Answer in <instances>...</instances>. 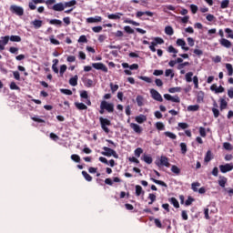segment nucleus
I'll list each match as a JSON object with an SVG mask.
<instances>
[{"label":"nucleus","mask_w":233,"mask_h":233,"mask_svg":"<svg viewBox=\"0 0 233 233\" xmlns=\"http://www.w3.org/2000/svg\"><path fill=\"white\" fill-rule=\"evenodd\" d=\"M104 152H102V156H106V157H115V159H118L119 158V155H117V153L116 152V150L110 148V147H103Z\"/></svg>","instance_id":"obj_1"},{"label":"nucleus","mask_w":233,"mask_h":233,"mask_svg":"<svg viewBox=\"0 0 233 233\" xmlns=\"http://www.w3.org/2000/svg\"><path fill=\"white\" fill-rule=\"evenodd\" d=\"M99 121L102 127V130H104L106 134H108V132H110V129H108V127H110L111 125L110 120L104 118L103 116H100Z\"/></svg>","instance_id":"obj_2"},{"label":"nucleus","mask_w":233,"mask_h":233,"mask_svg":"<svg viewBox=\"0 0 233 233\" xmlns=\"http://www.w3.org/2000/svg\"><path fill=\"white\" fill-rule=\"evenodd\" d=\"M10 11L12 12V14H15L16 15H19V16L24 15L25 14V9H23V7L18 5H11Z\"/></svg>","instance_id":"obj_3"},{"label":"nucleus","mask_w":233,"mask_h":233,"mask_svg":"<svg viewBox=\"0 0 233 233\" xmlns=\"http://www.w3.org/2000/svg\"><path fill=\"white\" fill-rule=\"evenodd\" d=\"M151 97L155 99V101H158L159 103H163V96L157 90L150 89Z\"/></svg>","instance_id":"obj_4"},{"label":"nucleus","mask_w":233,"mask_h":233,"mask_svg":"<svg viewBox=\"0 0 233 233\" xmlns=\"http://www.w3.org/2000/svg\"><path fill=\"white\" fill-rule=\"evenodd\" d=\"M100 108L107 110L108 112H114V104L102 101L100 104Z\"/></svg>","instance_id":"obj_5"},{"label":"nucleus","mask_w":233,"mask_h":233,"mask_svg":"<svg viewBox=\"0 0 233 233\" xmlns=\"http://www.w3.org/2000/svg\"><path fill=\"white\" fill-rule=\"evenodd\" d=\"M219 170L222 172V174H227V172H230L233 170V164H226V165H220L219 166Z\"/></svg>","instance_id":"obj_6"},{"label":"nucleus","mask_w":233,"mask_h":233,"mask_svg":"<svg viewBox=\"0 0 233 233\" xmlns=\"http://www.w3.org/2000/svg\"><path fill=\"white\" fill-rule=\"evenodd\" d=\"M9 41H10L9 35L2 36L0 38V51L5 50V46H6V45H8Z\"/></svg>","instance_id":"obj_7"},{"label":"nucleus","mask_w":233,"mask_h":233,"mask_svg":"<svg viewBox=\"0 0 233 233\" xmlns=\"http://www.w3.org/2000/svg\"><path fill=\"white\" fill-rule=\"evenodd\" d=\"M93 68H96V70H102V72H108V67L105 66L103 63H94L92 64Z\"/></svg>","instance_id":"obj_8"},{"label":"nucleus","mask_w":233,"mask_h":233,"mask_svg":"<svg viewBox=\"0 0 233 233\" xmlns=\"http://www.w3.org/2000/svg\"><path fill=\"white\" fill-rule=\"evenodd\" d=\"M177 46H181L182 50H185V52H188V50H190V48L187 46V42H185L184 39L178 38L177 40Z\"/></svg>","instance_id":"obj_9"},{"label":"nucleus","mask_w":233,"mask_h":233,"mask_svg":"<svg viewBox=\"0 0 233 233\" xmlns=\"http://www.w3.org/2000/svg\"><path fill=\"white\" fill-rule=\"evenodd\" d=\"M103 21V17L99 15H96L94 17H88L86 18V23L92 24V23H101Z\"/></svg>","instance_id":"obj_10"},{"label":"nucleus","mask_w":233,"mask_h":233,"mask_svg":"<svg viewBox=\"0 0 233 233\" xmlns=\"http://www.w3.org/2000/svg\"><path fill=\"white\" fill-rule=\"evenodd\" d=\"M219 43L221 46H224L225 48H232V42H230V40H228L227 38L220 39Z\"/></svg>","instance_id":"obj_11"},{"label":"nucleus","mask_w":233,"mask_h":233,"mask_svg":"<svg viewBox=\"0 0 233 233\" xmlns=\"http://www.w3.org/2000/svg\"><path fill=\"white\" fill-rule=\"evenodd\" d=\"M129 127L134 130V132H136V134H141V132H143V128L136 123H131Z\"/></svg>","instance_id":"obj_12"},{"label":"nucleus","mask_w":233,"mask_h":233,"mask_svg":"<svg viewBox=\"0 0 233 233\" xmlns=\"http://www.w3.org/2000/svg\"><path fill=\"white\" fill-rule=\"evenodd\" d=\"M31 25L34 26V28H35V30H37L43 26V22L42 20L35 19L31 22Z\"/></svg>","instance_id":"obj_13"},{"label":"nucleus","mask_w":233,"mask_h":233,"mask_svg":"<svg viewBox=\"0 0 233 233\" xmlns=\"http://www.w3.org/2000/svg\"><path fill=\"white\" fill-rule=\"evenodd\" d=\"M53 10H55V12H63V10H65V5L63 3L56 4L53 6Z\"/></svg>","instance_id":"obj_14"},{"label":"nucleus","mask_w":233,"mask_h":233,"mask_svg":"<svg viewBox=\"0 0 233 233\" xmlns=\"http://www.w3.org/2000/svg\"><path fill=\"white\" fill-rule=\"evenodd\" d=\"M135 121H137V123H139L140 125H142V123H145V121H147V116L139 115L135 117Z\"/></svg>","instance_id":"obj_15"},{"label":"nucleus","mask_w":233,"mask_h":233,"mask_svg":"<svg viewBox=\"0 0 233 233\" xmlns=\"http://www.w3.org/2000/svg\"><path fill=\"white\" fill-rule=\"evenodd\" d=\"M121 16H123L122 13H116V14H111L107 15L108 19H113V20L121 19Z\"/></svg>","instance_id":"obj_16"},{"label":"nucleus","mask_w":233,"mask_h":233,"mask_svg":"<svg viewBox=\"0 0 233 233\" xmlns=\"http://www.w3.org/2000/svg\"><path fill=\"white\" fill-rule=\"evenodd\" d=\"M160 165L163 167H170V163L168 162V158L167 157H160Z\"/></svg>","instance_id":"obj_17"},{"label":"nucleus","mask_w":233,"mask_h":233,"mask_svg":"<svg viewBox=\"0 0 233 233\" xmlns=\"http://www.w3.org/2000/svg\"><path fill=\"white\" fill-rule=\"evenodd\" d=\"M77 79H79V77L76 75L74 77L69 79V85H71V86H77Z\"/></svg>","instance_id":"obj_18"},{"label":"nucleus","mask_w":233,"mask_h":233,"mask_svg":"<svg viewBox=\"0 0 233 233\" xmlns=\"http://www.w3.org/2000/svg\"><path fill=\"white\" fill-rule=\"evenodd\" d=\"M227 177H219V179H218V185L219 187H222V188H225V185H227Z\"/></svg>","instance_id":"obj_19"},{"label":"nucleus","mask_w":233,"mask_h":233,"mask_svg":"<svg viewBox=\"0 0 233 233\" xmlns=\"http://www.w3.org/2000/svg\"><path fill=\"white\" fill-rule=\"evenodd\" d=\"M75 106H76V108L78 110H86V108H88V106H86V105H85L83 103H79V102H76Z\"/></svg>","instance_id":"obj_20"},{"label":"nucleus","mask_w":233,"mask_h":233,"mask_svg":"<svg viewBox=\"0 0 233 233\" xmlns=\"http://www.w3.org/2000/svg\"><path fill=\"white\" fill-rule=\"evenodd\" d=\"M165 34H167V35H174V28H172L170 25L166 26Z\"/></svg>","instance_id":"obj_21"},{"label":"nucleus","mask_w":233,"mask_h":233,"mask_svg":"<svg viewBox=\"0 0 233 233\" xmlns=\"http://www.w3.org/2000/svg\"><path fill=\"white\" fill-rule=\"evenodd\" d=\"M198 110H199V105H193L187 106L188 112H198Z\"/></svg>","instance_id":"obj_22"},{"label":"nucleus","mask_w":233,"mask_h":233,"mask_svg":"<svg viewBox=\"0 0 233 233\" xmlns=\"http://www.w3.org/2000/svg\"><path fill=\"white\" fill-rule=\"evenodd\" d=\"M9 40H11L13 43H21V36L11 35V36H9Z\"/></svg>","instance_id":"obj_23"},{"label":"nucleus","mask_w":233,"mask_h":233,"mask_svg":"<svg viewBox=\"0 0 233 233\" xmlns=\"http://www.w3.org/2000/svg\"><path fill=\"white\" fill-rule=\"evenodd\" d=\"M143 161H145V163H147V165H151L152 163V157L148 156V155H144L142 157Z\"/></svg>","instance_id":"obj_24"},{"label":"nucleus","mask_w":233,"mask_h":233,"mask_svg":"<svg viewBox=\"0 0 233 233\" xmlns=\"http://www.w3.org/2000/svg\"><path fill=\"white\" fill-rule=\"evenodd\" d=\"M211 159H212V151L208 150V151L207 152V154H206V157H205V158H204V161H205L206 163H209V161H211Z\"/></svg>","instance_id":"obj_25"},{"label":"nucleus","mask_w":233,"mask_h":233,"mask_svg":"<svg viewBox=\"0 0 233 233\" xmlns=\"http://www.w3.org/2000/svg\"><path fill=\"white\" fill-rule=\"evenodd\" d=\"M144 102H145V98H143V96H137V103L138 106H143Z\"/></svg>","instance_id":"obj_26"},{"label":"nucleus","mask_w":233,"mask_h":233,"mask_svg":"<svg viewBox=\"0 0 233 233\" xmlns=\"http://www.w3.org/2000/svg\"><path fill=\"white\" fill-rule=\"evenodd\" d=\"M194 76V73L192 72H188L186 74L185 77H186V81L187 83H192V76Z\"/></svg>","instance_id":"obj_27"},{"label":"nucleus","mask_w":233,"mask_h":233,"mask_svg":"<svg viewBox=\"0 0 233 233\" xmlns=\"http://www.w3.org/2000/svg\"><path fill=\"white\" fill-rule=\"evenodd\" d=\"M136 194L137 196H141V194H145V192L143 191V187H141V186H136Z\"/></svg>","instance_id":"obj_28"},{"label":"nucleus","mask_w":233,"mask_h":233,"mask_svg":"<svg viewBox=\"0 0 233 233\" xmlns=\"http://www.w3.org/2000/svg\"><path fill=\"white\" fill-rule=\"evenodd\" d=\"M164 135L167 137H169L170 139H176V137H177L176 136V134L170 132V131H167L164 133Z\"/></svg>","instance_id":"obj_29"},{"label":"nucleus","mask_w":233,"mask_h":233,"mask_svg":"<svg viewBox=\"0 0 233 233\" xmlns=\"http://www.w3.org/2000/svg\"><path fill=\"white\" fill-rule=\"evenodd\" d=\"M71 159H72V161H75V163L81 162V157H79V155H76V154L72 155Z\"/></svg>","instance_id":"obj_30"},{"label":"nucleus","mask_w":233,"mask_h":233,"mask_svg":"<svg viewBox=\"0 0 233 233\" xmlns=\"http://www.w3.org/2000/svg\"><path fill=\"white\" fill-rule=\"evenodd\" d=\"M76 0H71V1H69V2H66L65 5H64V6L66 7V8H70V6H75V5H76Z\"/></svg>","instance_id":"obj_31"},{"label":"nucleus","mask_w":233,"mask_h":233,"mask_svg":"<svg viewBox=\"0 0 233 233\" xmlns=\"http://www.w3.org/2000/svg\"><path fill=\"white\" fill-rule=\"evenodd\" d=\"M151 180L153 181V183H156V185H161V187H167V183H165L164 181H161V180H157V179H155V178H151Z\"/></svg>","instance_id":"obj_32"},{"label":"nucleus","mask_w":233,"mask_h":233,"mask_svg":"<svg viewBox=\"0 0 233 233\" xmlns=\"http://www.w3.org/2000/svg\"><path fill=\"white\" fill-rule=\"evenodd\" d=\"M226 68L228 70V76H233V67L231 64H226Z\"/></svg>","instance_id":"obj_33"},{"label":"nucleus","mask_w":233,"mask_h":233,"mask_svg":"<svg viewBox=\"0 0 233 233\" xmlns=\"http://www.w3.org/2000/svg\"><path fill=\"white\" fill-rule=\"evenodd\" d=\"M165 76L166 77H171V79H173L174 77V71L172 69H167L166 72H165Z\"/></svg>","instance_id":"obj_34"},{"label":"nucleus","mask_w":233,"mask_h":233,"mask_svg":"<svg viewBox=\"0 0 233 233\" xmlns=\"http://www.w3.org/2000/svg\"><path fill=\"white\" fill-rule=\"evenodd\" d=\"M170 201L175 208H179V202L177 201V199H176V198H171Z\"/></svg>","instance_id":"obj_35"},{"label":"nucleus","mask_w":233,"mask_h":233,"mask_svg":"<svg viewBox=\"0 0 233 233\" xmlns=\"http://www.w3.org/2000/svg\"><path fill=\"white\" fill-rule=\"evenodd\" d=\"M82 175L86 181H92V176H90L86 171H82Z\"/></svg>","instance_id":"obj_36"},{"label":"nucleus","mask_w":233,"mask_h":233,"mask_svg":"<svg viewBox=\"0 0 233 233\" xmlns=\"http://www.w3.org/2000/svg\"><path fill=\"white\" fill-rule=\"evenodd\" d=\"M49 23L50 25H57L58 26H61V25H63V22L57 19H52L49 21Z\"/></svg>","instance_id":"obj_37"},{"label":"nucleus","mask_w":233,"mask_h":233,"mask_svg":"<svg viewBox=\"0 0 233 233\" xmlns=\"http://www.w3.org/2000/svg\"><path fill=\"white\" fill-rule=\"evenodd\" d=\"M185 66H190V63H188V62H184V63L178 64V66H177V70H183V68H184Z\"/></svg>","instance_id":"obj_38"},{"label":"nucleus","mask_w":233,"mask_h":233,"mask_svg":"<svg viewBox=\"0 0 233 233\" xmlns=\"http://www.w3.org/2000/svg\"><path fill=\"white\" fill-rule=\"evenodd\" d=\"M85 85L87 88L94 86V81L92 79H86Z\"/></svg>","instance_id":"obj_39"},{"label":"nucleus","mask_w":233,"mask_h":233,"mask_svg":"<svg viewBox=\"0 0 233 233\" xmlns=\"http://www.w3.org/2000/svg\"><path fill=\"white\" fill-rule=\"evenodd\" d=\"M170 94H176V92H181V87H171L168 89Z\"/></svg>","instance_id":"obj_40"},{"label":"nucleus","mask_w":233,"mask_h":233,"mask_svg":"<svg viewBox=\"0 0 233 233\" xmlns=\"http://www.w3.org/2000/svg\"><path fill=\"white\" fill-rule=\"evenodd\" d=\"M171 172H173V174H179L181 172V169H179L177 166H172Z\"/></svg>","instance_id":"obj_41"},{"label":"nucleus","mask_w":233,"mask_h":233,"mask_svg":"<svg viewBox=\"0 0 233 233\" xmlns=\"http://www.w3.org/2000/svg\"><path fill=\"white\" fill-rule=\"evenodd\" d=\"M199 134L201 137H207V130L205 129V127H199Z\"/></svg>","instance_id":"obj_42"},{"label":"nucleus","mask_w":233,"mask_h":233,"mask_svg":"<svg viewBox=\"0 0 233 233\" xmlns=\"http://www.w3.org/2000/svg\"><path fill=\"white\" fill-rule=\"evenodd\" d=\"M167 52L169 53V54H177V49H176L174 46H169L168 47H167Z\"/></svg>","instance_id":"obj_43"},{"label":"nucleus","mask_w":233,"mask_h":233,"mask_svg":"<svg viewBox=\"0 0 233 233\" xmlns=\"http://www.w3.org/2000/svg\"><path fill=\"white\" fill-rule=\"evenodd\" d=\"M141 154H143V149L141 147H137L136 150H135V156L137 157H141Z\"/></svg>","instance_id":"obj_44"},{"label":"nucleus","mask_w":233,"mask_h":233,"mask_svg":"<svg viewBox=\"0 0 233 233\" xmlns=\"http://www.w3.org/2000/svg\"><path fill=\"white\" fill-rule=\"evenodd\" d=\"M49 39H50V43H51L52 45H56V46L60 45L59 40L54 38V35H51V36L49 37Z\"/></svg>","instance_id":"obj_45"},{"label":"nucleus","mask_w":233,"mask_h":233,"mask_svg":"<svg viewBox=\"0 0 233 233\" xmlns=\"http://www.w3.org/2000/svg\"><path fill=\"white\" fill-rule=\"evenodd\" d=\"M193 83L195 85V88H199V78L197 76L193 77Z\"/></svg>","instance_id":"obj_46"},{"label":"nucleus","mask_w":233,"mask_h":233,"mask_svg":"<svg viewBox=\"0 0 233 233\" xmlns=\"http://www.w3.org/2000/svg\"><path fill=\"white\" fill-rule=\"evenodd\" d=\"M191 187L194 192H198V187H201V184H199V182H195L192 183Z\"/></svg>","instance_id":"obj_47"},{"label":"nucleus","mask_w":233,"mask_h":233,"mask_svg":"<svg viewBox=\"0 0 233 233\" xmlns=\"http://www.w3.org/2000/svg\"><path fill=\"white\" fill-rule=\"evenodd\" d=\"M156 127L157 130H165V124L162 122H157Z\"/></svg>","instance_id":"obj_48"},{"label":"nucleus","mask_w":233,"mask_h":233,"mask_svg":"<svg viewBox=\"0 0 233 233\" xmlns=\"http://www.w3.org/2000/svg\"><path fill=\"white\" fill-rule=\"evenodd\" d=\"M170 101H172V103H180L181 99L179 98V96L177 95H176L174 96H171Z\"/></svg>","instance_id":"obj_49"},{"label":"nucleus","mask_w":233,"mask_h":233,"mask_svg":"<svg viewBox=\"0 0 233 233\" xmlns=\"http://www.w3.org/2000/svg\"><path fill=\"white\" fill-rule=\"evenodd\" d=\"M125 32H127V34H134V29H132V27H130V25H126L124 27Z\"/></svg>","instance_id":"obj_50"},{"label":"nucleus","mask_w":233,"mask_h":233,"mask_svg":"<svg viewBox=\"0 0 233 233\" xmlns=\"http://www.w3.org/2000/svg\"><path fill=\"white\" fill-rule=\"evenodd\" d=\"M154 41L157 43V45H163L165 43V40H163L161 37H155Z\"/></svg>","instance_id":"obj_51"},{"label":"nucleus","mask_w":233,"mask_h":233,"mask_svg":"<svg viewBox=\"0 0 233 233\" xmlns=\"http://www.w3.org/2000/svg\"><path fill=\"white\" fill-rule=\"evenodd\" d=\"M92 30L93 32H95V34H99V32L103 30V27L101 25L95 26V27H92Z\"/></svg>","instance_id":"obj_52"},{"label":"nucleus","mask_w":233,"mask_h":233,"mask_svg":"<svg viewBox=\"0 0 233 233\" xmlns=\"http://www.w3.org/2000/svg\"><path fill=\"white\" fill-rule=\"evenodd\" d=\"M110 88H111V91L114 93V92H117V90H119V86L118 85H114V84H110Z\"/></svg>","instance_id":"obj_53"},{"label":"nucleus","mask_w":233,"mask_h":233,"mask_svg":"<svg viewBox=\"0 0 233 233\" xmlns=\"http://www.w3.org/2000/svg\"><path fill=\"white\" fill-rule=\"evenodd\" d=\"M139 79H141L142 81H145L146 83H152V78L148 76H139Z\"/></svg>","instance_id":"obj_54"},{"label":"nucleus","mask_w":233,"mask_h":233,"mask_svg":"<svg viewBox=\"0 0 233 233\" xmlns=\"http://www.w3.org/2000/svg\"><path fill=\"white\" fill-rule=\"evenodd\" d=\"M226 34H228V37H229L230 39H233V33H232V29L230 28H226L225 29Z\"/></svg>","instance_id":"obj_55"},{"label":"nucleus","mask_w":233,"mask_h":233,"mask_svg":"<svg viewBox=\"0 0 233 233\" xmlns=\"http://www.w3.org/2000/svg\"><path fill=\"white\" fill-rule=\"evenodd\" d=\"M180 147H181L182 154H187V144L181 143Z\"/></svg>","instance_id":"obj_56"},{"label":"nucleus","mask_w":233,"mask_h":233,"mask_svg":"<svg viewBox=\"0 0 233 233\" xmlns=\"http://www.w3.org/2000/svg\"><path fill=\"white\" fill-rule=\"evenodd\" d=\"M223 147L226 149V150H232V145H230V143L228 142H226L223 144Z\"/></svg>","instance_id":"obj_57"},{"label":"nucleus","mask_w":233,"mask_h":233,"mask_svg":"<svg viewBox=\"0 0 233 233\" xmlns=\"http://www.w3.org/2000/svg\"><path fill=\"white\" fill-rule=\"evenodd\" d=\"M230 2L228 0H224L221 2V8H228V4Z\"/></svg>","instance_id":"obj_58"},{"label":"nucleus","mask_w":233,"mask_h":233,"mask_svg":"<svg viewBox=\"0 0 233 233\" xmlns=\"http://www.w3.org/2000/svg\"><path fill=\"white\" fill-rule=\"evenodd\" d=\"M167 10L174 11L176 10V7H174V5H171L164 6V12H167Z\"/></svg>","instance_id":"obj_59"},{"label":"nucleus","mask_w":233,"mask_h":233,"mask_svg":"<svg viewBox=\"0 0 233 233\" xmlns=\"http://www.w3.org/2000/svg\"><path fill=\"white\" fill-rule=\"evenodd\" d=\"M10 88H11V90H19V87H18L17 84H15V82H12L10 84Z\"/></svg>","instance_id":"obj_60"},{"label":"nucleus","mask_w":233,"mask_h":233,"mask_svg":"<svg viewBox=\"0 0 233 233\" xmlns=\"http://www.w3.org/2000/svg\"><path fill=\"white\" fill-rule=\"evenodd\" d=\"M212 112L214 114V117H219V109L213 107Z\"/></svg>","instance_id":"obj_61"},{"label":"nucleus","mask_w":233,"mask_h":233,"mask_svg":"<svg viewBox=\"0 0 233 233\" xmlns=\"http://www.w3.org/2000/svg\"><path fill=\"white\" fill-rule=\"evenodd\" d=\"M35 3L34 2V0H32L31 2H29V8L30 10H35L37 7L35 6Z\"/></svg>","instance_id":"obj_62"},{"label":"nucleus","mask_w":233,"mask_h":233,"mask_svg":"<svg viewBox=\"0 0 233 233\" xmlns=\"http://www.w3.org/2000/svg\"><path fill=\"white\" fill-rule=\"evenodd\" d=\"M87 39L86 35H81L78 39V43H87Z\"/></svg>","instance_id":"obj_63"},{"label":"nucleus","mask_w":233,"mask_h":233,"mask_svg":"<svg viewBox=\"0 0 233 233\" xmlns=\"http://www.w3.org/2000/svg\"><path fill=\"white\" fill-rule=\"evenodd\" d=\"M190 10H191L192 14H197V12H198V5H190Z\"/></svg>","instance_id":"obj_64"}]
</instances>
